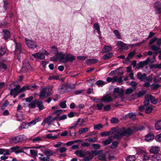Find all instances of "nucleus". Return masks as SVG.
I'll list each match as a JSON object with an SVG mask.
<instances>
[{
  "label": "nucleus",
  "instance_id": "1",
  "mask_svg": "<svg viewBox=\"0 0 161 161\" xmlns=\"http://www.w3.org/2000/svg\"><path fill=\"white\" fill-rule=\"evenodd\" d=\"M57 55L59 57V61L64 63H66L68 61L73 62L75 59V56L69 54L65 55L62 52L58 53Z\"/></svg>",
  "mask_w": 161,
  "mask_h": 161
},
{
  "label": "nucleus",
  "instance_id": "2",
  "mask_svg": "<svg viewBox=\"0 0 161 161\" xmlns=\"http://www.w3.org/2000/svg\"><path fill=\"white\" fill-rule=\"evenodd\" d=\"M41 119V118L38 117L35 119L30 122H24L19 127V130H21L22 129L28 128L31 125H34L36 123L40 121Z\"/></svg>",
  "mask_w": 161,
  "mask_h": 161
},
{
  "label": "nucleus",
  "instance_id": "3",
  "mask_svg": "<svg viewBox=\"0 0 161 161\" xmlns=\"http://www.w3.org/2000/svg\"><path fill=\"white\" fill-rule=\"evenodd\" d=\"M113 92L114 94H118V95L121 99V101H123L125 97L124 95V90L123 88H119V87L115 88L114 89Z\"/></svg>",
  "mask_w": 161,
  "mask_h": 161
},
{
  "label": "nucleus",
  "instance_id": "4",
  "mask_svg": "<svg viewBox=\"0 0 161 161\" xmlns=\"http://www.w3.org/2000/svg\"><path fill=\"white\" fill-rule=\"evenodd\" d=\"M25 40L27 45L29 48L34 49L37 47V44L34 41L28 39L26 38H25Z\"/></svg>",
  "mask_w": 161,
  "mask_h": 161
},
{
  "label": "nucleus",
  "instance_id": "5",
  "mask_svg": "<svg viewBox=\"0 0 161 161\" xmlns=\"http://www.w3.org/2000/svg\"><path fill=\"white\" fill-rule=\"evenodd\" d=\"M153 7L156 13L158 14L161 13V3L160 2H156L154 4Z\"/></svg>",
  "mask_w": 161,
  "mask_h": 161
},
{
  "label": "nucleus",
  "instance_id": "6",
  "mask_svg": "<svg viewBox=\"0 0 161 161\" xmlns=\"http://www.w3.org/2000/svg\"><path fill=\"white\" fill-rule=\"evenodd\" d=\"M145 98H149L151 103L153 104H156L158 102V100L153 96L150 94H147L145 96Z\"/></svg>",
  "mask_w": 161,
  "mask_h": 161
},
{
  "label": "nucleus",
  "instance_id": "7",
  "mask_svg": "<svg viewBox=\"0 0 161 161\" xmlns=\"http://www.w3.org/2000/svg\"><path fill=\"white\" fill-rule=\"evenodd\" d=\"M147 93V91L146 90H143L141 91H139L138 92L137 94V97L138 98H140L142 96L145 95ZM136 94H132L130 97V98L132 100H134L136 99Z\"/></svg>",
  "mask_w": 161,
  "mask_h": 161
},
{
  "label": "nucleus",
  "instance_id": "8",
  "mask_svg": "<svg viewBox=\"0 0 161 161\" xmlns=\"http://www.w3.org/2000/svg\"><path fill=\"white\" fill-rule=\"evenodd\" d=\"M133 134V131L132 129L130 128L127 129L125 128L124 132H123V136H125L127 137L130 136Z\"/></svg>",
  "mask_w": 161,
  "mask_h": 161
},
{
  "label": "nucleus",
  "instance_id": "9",
  "mask_svg": "<svg viewBox=\"0 0 161 161\" xmlns=\"http://www.w3.org/2000/svg\"><path fill=\"white\" fill-rule=\"evenodd\" d=\"M160 150V148L158 146H153L151 147L149 151L151 153L154 154L158 153Z\"/></svg>",
  "mask_w": 161,
  "mask_h": 161
},
{
  "label": "nucleus",
  "instance_id": "10",
  "mask_svg": "<svg viewBox=\"0 0 161 161\" xmlns=\"http://www.w3.org/2000/svg\"><path fill=\"white\" fill-rule=\"evenodd\" d=\"M123 118L125 120L130 118L131 120H134L136 118V115L134 113H130L124 116Z\"/></svg>",
  "mask_w": 161,
  "mask_h": 161
},
{
  "label": "nucleus",
  "instance_id": "11",
  "mask_svg": "<svg viewBox=\"0 0 161 161\" xmlns=\"http://www.w3.org/2000/svg\"><path fill=\"white\" fill-rule=\"evenodd\" d=\"M46 91L47 88H43L40 91L39 96L41 99L42 100L44 98H47V96L46 95Z\"/></svg>",
  "mask_w": 161,
  "mask_h": 161
},
{
  "label": "nucleus",
  "instance_id": "12",
  "mask_svg": "<svg viewBox=\"0 0 161 161\" xmlns=\"http://www.w3.org/2000/svg\"><path fill=\"white\" fill-rule=\"evenodd\" d=\"M153 161H161V154L159 153L151 155Z\"/></svg>",
  "mask_w": 161,
  "mask_h": 161
},
{
  "label": "nucleus",
  "instance_id": "13",
  "mask_svg": "<svg viewBox=\"0 0 161 161\" xmlns=\"http://www.w3.org/2000/svg\"><path fill=\"white\" fill-rule=\"evenodd\" d=\"M147 76V75L144 73L142 74L141 72H139L137 74V77L138 79L142 81H146L145 77Z\"/></svg>",
  "mask_w": 161,
  "mask_h": 161
},
{
  "label": "nucleus",
  "instance_id": "14",
  "mask_svg": "<svg viewBox=\"0 0 161 161\" xmlns=\"http://www.w3.org/2000/svg\"><path fill=\"white\" fill-rule=\"evenodd\" d=\"M103 150H92L91 151V153L89 154V157L91 159H92L94 156L99 155L100 154L102 153Z\"/></svg>",
  "mask_w": 161,
  "mask_h": 161
},
{
  "label": "nucleus",
  "instance_id": "15",
  "mask_svg": "<svg viewBox=\"0 0 161 161\" xmlns=\"http://www.w3.org/2000/svg\"><path fill=\"white\" fill-rule=\"evenodd\" d=\"M32 56L37 59H44L45 56L42 53H36L32 54Z\"/></svg>",
  "mask_w": 161,
  "mask_h": 161
},
{
  "label": "nucleus",
  "instance_id": "16",
  "mask_svg": "<svg viewBox=\"0 0 161 161\" xmlns=\"http://www.w3.org/2000/svg\"><path fill=\"white\" fill-rule=\"evenodd\" d=\"M3 38L5 40H7L10 37V33L8 30H3Z\"/></svg>",
  "mask_w": 161,
  "mask_h": 161
},
{
  "label": "nucleus",
  "instance_id": "17",
  "mask_svg": "<svg viewBox=\"0 0 161 161\" xmlns=\"http://www.w3.org/2000/svg\"><path fill=\"white\" fill-rule=\"evenodd\" d=\"M155 138V136L152 133H149L145 136V140L148 142L150 141Z\"/></svg>",
  "mask_w": 161,
  "mask_h": 161
},
{
  "label": "nucleus",
  "instance_id": "18",
  "mask_svg": "<svg viewBox=\"0 0 161 161\" xmlns=\"http://www.w3.org/2000/svg\"><path fill=\"white\" fill-rule=\"evenodd\" d=\"M75 154L79 157H84L86 155V153L82 150H80L76 151Z\"/></svg>",
  "mask_w": 161,
  "mask_h": 161
},
{
  "label": "nucleus",
  "instance_id": "19",
  "mask_svg": "<svg viewBox=\"0 0 161 161\" xmlns=\"http://www.w3.org/2000/svg\"><path fill=\"white\" fill-rule=\"evenodd\" d=\"M112 47L110 46L105 45L102 49V53H103L108 52L112 49Z\"/></svg>",
  "mask_w": 161,
  "mask_h": 161
},
{
  "label": "nucleus",
  "instance_id": "20",
  "mask_svg": "<svg viewBox=\"0 0 161 161\" xmlns=\"http://www.w3.org/2000/svg\"><path fill=\"white\" fill-rule=\"evenodd\" d=\"M9 142L11 144H16L19 143L17 136L14 137H11L9 139Z\"/></svg>",
  "mask_w": 161,
  "mask_h": 161
},
{
  "label": "nucleus",
  "instance_id": "21",
  "mask_svg": "<svg viewBox=\"0 0 161 161\" xmlns=\"http://www.w3.org/2000/svg\"><path fill=\"white\" fill-rule=\"evenodd\" d=\"M58 48L55 46H52L50 50V52L51 53L54 54H56V56H57L58 58H59V57L57 55V54L58 53H60V52H58Z\"/></svg>",
  "mask_w": 161,
  "mask_h": 161
},
{
  "label": "nucleus",
  "instance_id": "22",
  "mask_svg": "<svg viewBox=\"0 0 161 161\" xmlns=\"http://www.w3.org/2000/svg\"><path fill=\"white\" fill-rule=\"evenodd\" d=\"M103 101L105 103H109L112 101L113 99L111 97L108 95H106L103 97Z\"/></svg>",
  "mask_w": 161,
  "mask_h": 161
},
{
  "label": "nucleus",
  "instance_id": "23",
  "mask_svg": "<svg viewBox=\"0 0 161 161\" xmlns=\"http://www.w3.org/2000/svg\"><path fill=\"white\" fill-rule=\"evenodd\" d=\"M36 106L38 108L39 111H41L44 108V107L43 105V103L41 101H37L36 102Z\"/></svg>",
  "mask_w": 161,
  "mask_h": 161
},
{
  "label": "nucleus",
  "instance_id": "24",
  "mask_svg": "<svg viewBox=\"0 0 161 161\" xmlns=\"http://www.w3.org/2000/svg\"><path fill=\"white\" fill-rule=\"evenodd\" d=\"M98 62V60L96 58H91L86 60V62L87 64H94Z\"/></svg>",
  "mask_w": 161,
  "mask_h": 161
},
{
  "label": "nucleus",
  "instance_id": "25",
  "mask_svg": "<svg viewBox=\"0 0 161 161\" xmlns=\"http://www.w3.org/2000/svg\"><path fill=\"white\" fill-rule=\"evenodd\" d=\"M155 128L157 130H161V120H157L156 122Z\"/></svg>",
  "mask_w": 161,
  "mask_h": 161
},
{
  "label": "nucleus",
  "instance_id": "26",
  "mask_svg": "<svg viewBox=\"0 0 161 161\" xmlns=\"http://www.w3.org/2000/svg\"><path fill=\"white\" fill-rule=\"evenodd\" d=\"M37 100H35L28 104V107L30 108H35L36 107Z\"/></svg>",
  "mask_w": 161,
  "mask_h": 161
},
{
  "label": "nucleus",
  "instance_id": "27",
  "mask_svg": "<svg viewBox=\"0 0 161 161\" xmlns=\"http://www.w3.org/2000/svg\"><path fill=\"white\" fill-rule=\"evenodd\" d=\"M24 115L21 112L18 113L16 114V117L19 121H22L24 119Z\"/></svg>",
  "mask_w": 161,
  "mask_h": 161
},
{
  "label": "nucleus",
  "instance_id": "28",
  "mask_svg": "<svg viewBox=\"0 0 161 161\" xmlns=\"http://www.w3.org/2000/svg\"><path fill=\"white\" fill-rule=\"evenodd\" d=\"M136 54V51H133L129 53L127 57L126 58V60L128 61L129 59L132 58Z\"/></svg>",
  "mask_w": 161,
  "mask_h": 161
},
{
  "label": "nucleus",
  "instance_id": "29",
  "mask_svg": "<svg viewBox=\"0 0 161 161\" xmlns=\"http://www.w3.org/2000/svg\"><path fill=\"white\" fill-rule=\"evenodd\" d=\"M52 115H49L48 117L45 118L44 119L47 123L48 124V125H50L52 122Z\"/></svg>",
  "mask_w": 161,
  "mask_h": 161
},
{
  "label": "nucleus",
  "instance_id": "30",
  "mask_svg": "<svg viewBox=\"0 0 161 161\" xmlns=\"http://www.w3.org/2000/svg\"><path fill=\"white\" fill-rule=\"evenodd\" d=\"M160 86V85L158 84L153 83L151 85V88L152 90H156Z\"/></svg>",
  "mask_w": 161,
  "mask_h": 161
},
{
  "label": "nucleus",
  "instance_id": "31",
  "mask_svg": "<svg viewBox=\"0 0 161 161\" xmlns=\"http://www.w3.org/2000/svg\"><path fill=\"white\" fill-rule=\"evenodd\" d=\"M17 136L19 143L22 142L26 140V137L25 136L20 135Z\"/></svg>",
  "mask_w": 161,
  "mask_h": 161
},
{
  "label": "nucleus",
  "instance_id": "32",
  "mask_svg": "<svg viewBox=\"0 0 161 161\" xmlns=\"http://www.w3.org/2000/svg\"><path fill=\"white\" fill-rule=\"evenodd\" d=\"M113 56V54L112 53H108L104 55L103 58L104 60H107L111 58Z\"/></svg>",
  "mask_w": 161,
  "mask_h": 161
},
{
  "label": "nucleus",
  "instance_id": "33",
  "mask_svg": "<svg viewBox=\"0 0 161 161\" xmlns=\"http://www.w3.org/2000/svg\"><path fill=\"white\" fill-rule=\"evenodd\" d=\"M106 82L101 80H99L95 83V84L98 87H102L106 84Z\"/></svg>",
  "mask_w": 161,
  "mask_h": 161
},
{
  "label": "nucleus",
  "instance_id": "34",
  "mask_svg": "<svg viewBox=\"0 0 161 161\" xmlns=\"http://www.w3.org/2000/svg\"><path fill=\"white\" fill-rule=\"evenodd\" d=\"M118 144L119 142L117 141H115L112 142L110 147L112 149H115L118 147Z\"/></svg>",
  "mask_w": 161,
  "mask_h": 161
},
{
  "label": "nucleus",
  "instance_id": "35",
  "mask_svg": "<svg viewBox=\"0 0 161 161\" xmlns=\"http://www.w3.org/2000/svg\"><path fill=\"white\" fill-rule=\"evenodd\" d=\"M93 27L97 31L98 35H100L101 32L100 31V27L99 24L97 23H94V24Z\"/></svg>",
  "mask_w": 161,
  "mask_h": 161
},
{
  "label": "nucleus",
  "instance_id": "36",
  "mask_svg": "<svg viewBox=\"0 0 161 161\" xmlns=\"http://www.w3.org/2000/svg\"><path fill=\"white\" fill-rule=\"evenodd\" d=\"M124 127H123L122 128H120L118 126V128L117 129V133L118 134H119L121 136H123V132H124Z\"/></svg>",
  "mask_w": 161,
  "mask_h": 161
},
{
  "label": "nucleus",
  "instance_id": "37",
  "mask_svg": "<svg viewBox=\"0 0 161 161\" xmlns=\"http://www.w3.org/2000/svg\"><path fill=\"white\" fill-rule=\"evenodd\" d=\"M112 141L111 137H108V138L106 139L103 142L104 145H107L110 144Z\"/></svg>",
  "mask_w": 161,
  "mask_h": 161
},
{
  "label": "nucleus",
  "instance_id": "38",
  "mask_svg": "<svg viewBox=\"0 0 161 161\" xmlns=\"http://www.w3.org/2000/svg\"><path fill=\"white\" fill-rule=\"evenodd\" d=\"M44 153L47 157H50L53 155V153L49 149H47L45 150Z\"/></svg>",
  "mask_w": 161,
  "mask_h": 161
},
{
  "label": "nucleus",
  "instance_id": "39",
  "mask_svg": "<svg viewBox=\"0 0 161 161\" xmlns=\"http://www.w3.org/2000/svg\"><path fill=\"white\" fill-rule=\"evenodd\" d=\"M136 158L133 155L127 156L126 158V161H135Z\"/></svg>",
  "mask_w": 161,
  "mask_h": 161
},
{
  "label": "nucleus",
  "instance_id": "40",
  "mask_svg": "<svg viewBox=\"0 0 161 161\" xmlns=\"http://www.w3.org/2000/svg\"><path fill=\"white\" fill-rule=\"evenodd\" d=\"M29 89H30L29 86H24L20 89L19 92L20 93L24 92L27 90Z\"/></svg>",
  "mask_w": 161,
  "mask_h": 161
},
{
  "label": "nucleus",
  "instance_id": "41",
  "mask_svg": "<svg viewBox=\"0 0 161 161\" xmlns=\"http://www.w3.org/2000/svg\"><path fill=\"white\" fill-rule=\"evenodd\" d=\"M117 129H118V126H117L116 127H112L111 129L110 130L108 131L110 133V135L113 134L115 133V132H117Z\"/></svg>",
  "mask_w": 161,
  "mask_h": 161
},
{
  "label": "nucleus",
  "instance_id": "42",
  "mask_svg": "<svg viewBox=\"0 0 161 161\" xmlns=\"http://www.w3.org/2000/svg\"><path fill=\"white\" fill-rule=\"evenodd\" d=\"M147 64L145 61H141L137 64L138 65V68H142L144 66L147 65Z\"/></svg>",
  "mask_w": 161,
  "mask_h": 161
},
{
  "label": "nucleus",
  "instance_id": "43",
  "mask_svg": "<svg viewBox=\"0 0 161 161\" xmlns=\"http://www.w3.org/2000/svg\"><path fill=\"white\" fill-rule=\"evenodd\" d=\"M75 85L74 83H69L68 84L66 88V90L67 91L68 88L72 89L75 88Z\"/></svg>",
  "mask_w": 161,
  "mask_h": 161
},
{
  "label": "nucleus",
  "instance_id": "44",
  "mask_svg": "<svg viewBox=\"0 0 161 161\" xmlns=\"http://www.w3.org/2000/svg\"><path fill=\"white\" fill-rule=\"evenodd\" d=\"M19 148V147L18 146H16L15 147H11L10 149L12 150L11 153L14 152L16 154H17L16 152H18V149Z\"/></svg>",
  "mask_w": 161,
  "mask_h": 161
},
{
  "label": "nucleus",
  "instance_id": "45",
  "mask_svg": "<svg viewBox=\"0 0 161 161\" xmlns=\"http://www.w3.org/2000/svg\"><path fill=\"white\" fill-rule=\"evenodd\" d=\"M103 127V126L101 124H98L94 126V129L96 130H99Z\"/></svg>",
  "mask_w": 161,
  "mask_h": 161
},
{
  "label": "nucleus",
  "instance_id": "46",
  "mask_svg": "<svg viewBox=\"0 0 161 161\" xmlns=\"http://www.w3.org/2000/svg\"><path fill=\"white\" fill-rule=\"evenodd\" d=\"M7 69V66L3 63L0 62V69L6 70Z\"/></svg>",
  "mask_w": 161,
  "mask_h": 161
},
{
  "label": "nucleus",
  "instance_id": "47",
  "mask_svg": "<svg viewBox=\"0 0 161 161\" xmlns=\"http://www.w3.org/2000/svg\"><path fill=\"white\" fill-rule=\"evenodd\" d=\"M97 158L99 160H101L105 161L106 160V155L105 154L102 155H98L97 156Z\"/></svg>",
  "mask_w": 161,
  "mask_h": 161
},
{
  "label": "nucleus",
  "instance_id": "48",
  "mask_svg": "<svg viewBox=\"0 0 161 161\" xmlns=\"http://www.w3.org/2000/svg\"><path fill=\"white\" fill-rule=\"evenodd\" d=\"M153 110V108L151 106L147 107L145 109V112L146 113L149 114L151 113Z\"/></svg>",
  "mask_w": 161,
  "mask_h": 161
},
{
  "label": "nucleus",
  "instance_id": "49",
  "mask_svg": "<svg viewBox=\"0 0 161 161\" xmlns=\"http://www.w3.org/2000/svg\"><path fill=\"white\" fill-rule=\"evenodd\" d=\"M88 131V128L87 127H85L84 128H81L79 130V133L80 134H81L82 133H84L86 131Z\"/></svg>",
  "mask_w": 161,
  "mask_h": 161
},
{
  "label": "nucleus",
  "instance_id": "50",
  "mask_svg": "<svg viewBox=\"0 0 161 161\" xmlns=\"http://www.w3.org/2000/svg\"><path fill=\"white\" fill-rule=\"evenodd\" d=\"M155 140L158 142H161V133L157 134L155 137Z\"/></svg>",
  "mask_w": 161,
  "mask_h": 161
},
{
  "label": "nucleus",
  "instance_id": "51",
  "mask_svg": "<svg viewBox=\"0 0 161 161\" xmlns=\"http://www.w3.org/2000/svg\"><path fill=\"white\" fill-rule=\"evenodd\" d=\"M66 101L61 102L59 103V105L62 108H66L67 105L66 104Z\"/></svg>",
  "mask_w": 161,
  "mask_h": 161
},
{
  "label": "nucleus",
  "instance_id": "52",
  "mask_svg": "<svg viewBox=\"0 0 161 161\" xmlns=\"http://www.w3.org/2000/svg\"><path fill=\"white\" fill-rule=\"evenodd\" d=\"M19 90H18L16 89L15 87L14 88H11L10 89L9 94H10L11 95H13L14 94V92L17 93V92H19Z\"/></svg>",
  "mask_w": 161,
  "mask_h": 161
},
{
  "label": "nucleus",
  "instance_id": "53",
  "mask_svg": "<svg viewBox=\"0 0 161 161\" xmlns=\"http://www.w3.org/2000/svg\"><path fill=\"white\" fill-rule=\"evenodd\" d=\"M113 32L115 36L119 39H120L121 37V36L120 33L118 30H115L113 31Z\"/></svg>",
  "mask_w": 161,
  "mask_h": 161
},
{
  "label": "nucleus",
  "instance_id": "54",
  "mask_svg": "<svg viewBox=\"0 0 161 161\" xmlns=\"http://www.w3.org/2000/svg\"><path fill=\"white\" fill-rule=\"evenodd\" d=\"M122 67H120L118 68H117V69H116L115 70H114L113 71H111L109 74V76H111L112 75H114V74H115L116 72H117L118 70H119V69H122Z\"/></svg>",
  "mask_w": 161,
  "mask_h": 161
},
{
  "label": "nucleus",
  "instance_id": "55",
  "mask_svg": "<svg viewBox=\"0 0 161 161\" xmlns=\"http://www.w3.org/2000/svg\"><path fill=\"white\" fill-rule=\"evenodd\" d=\"M151 48L152 50L155 51H158L160 49V48L159 47L155 45H152L151 47Z\"/></svg>",
  "mask_w": 161,
  "mask_h": 161
},
{
  "label": "nucleus",
  "instance_id": "56",
  "mask_svg": "<svg viewBox=\"0 0 161 161\" xmlns=\"http://www.w3.org/2000/svg\"><path fill=\"white\" fill-rule=\"evenodd\" d=\"M113 136L114 139L117 140L119 139L121 137H123L122 136H121L119 134H118L117 132L114 134Z\"/></svg>",
  "mask_w": 161,
  "mask_h": 161
},
{
  "label": "nucleus",
  "instance_id": "57",
  "mask_svg": "<svg viewBox=\"0 0 161 161\" xmlns=\"http://www.w3.org/2000/svg\"><path fill=\"white\" fill-rule=\"evenodd\" d=\"M117 45L118 46L123 47L125 46L126 44L121 41H118L117 43Z\"/></svg>",
  "mask_w": 161,
  "mask_h": 161
},
{
  "label": "nucleus",
  "instance_id": "58",
  "mask_svg": "<svg viewBox=\"0 0 161 161\" xmlns=\"http://www.w3.org/2000/svg\"><path fill=\"white\" fill-rule=\"evenodd\" d=\"M110 121L112 123L115 124L118 122L119 119L113 117L111 118Z\"/></svg>",
  "mask_w": 161,
  "mask_h": 161
},
{
  "label": "nucleus",
  "instance_id": "59",
  "mask_svg": "<svg viewBox=\"0 0 161 161\" xmlns=\"http://www.w3.org/2000/svg\"><path fill=\"white\" fill-rule=\"evenodd\" d=\"M30 152L31 155L32 156H36L37 155V152L34 150H31Z\"/></svg>",
  "mask_w": 161,
  "mask_h": 161
},
{
  "label": "nucleus",
  "instance_id": "60",
  "mask_svg": "<svg viewBox=\"0 0 161 161\" xmlns=\"http://www.w3.org/2000/svg\"><path fill=\"white\" fill-rule=\"evenodd\" d=\"M6 53V50L4 48H0V57L3 56Z\"/></svg>",
  "mask_w": 161,
  "mask_h": 161
},
{
  "label": "nucleus",
  "instance_id": "61",
  "mask_svg": "<svg viewBox=\"0 0 161 161\" xmlns=\"http://www.w3.org/2000/svg\"><path fill=\"white\" fill-rule=\"evenodd\" d=\"M101 147V145L99 144H92V148L94 149H99Z\"/></svg>",
  "mask_w": 161,
  "mask_h": 161
},
{
  "label": "nucleus",
  "instance_id": "62",
  "mask_svg": "<svg viewBox=\"0 0 161 161\" xmlns=\"http://www.w3.org/2000/svg\"><path fill=\"white\" fill-rule=\"evenodd\" d=\"M110 135L108 131H103L101 133L100 135L102 137H105Z\"/></svg>",
  "mask_w": 161,
  "mask_h": 161
},
{
  "label": "nucleus",
  "instance_id": "63",
  "mask_svg": "<svg viewBox=\"0 0 161 161\" xmlns=\"http://www.w3.org/2000/svg\"><path fill=\"white\" fill-rule=\"evenodd\" d=\"M27 70L28 69H27L26 67H25V64H23L22 66L21 69V72L23 73H25L27 72Z\"/></svg>",
  "mask_w": 161,
  "mask_h": 161
},
{
  "label": "nucleus",
  "instance_id": "64",
  "mask_svg": "<svg viewBox=\"0 0 161 161\" xmlns=\"http://www.w3.org/2000/svg\"><path fill=\"white\" fill-rule=\"evenodd\" d=\"M39 159L42 161H49L50 158L48 157H44L43 158L40 157Z\"/></svg>",
  "mask_w": 161,
  "mask_h": 161
}]
</instances>
